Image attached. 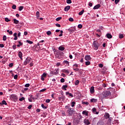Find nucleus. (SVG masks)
I'll list each match as a JSON object with an SVG mask.
<instances>
[{"instance_id": "obj_1", "label": "nucleus", "mask_w": 125, "mask_h": 125, "mask_svg": "<svg viewBox=\"0 0 125 125\" xmlns=\"http://www.w3.org/2000/svg\"><path fill=\"white\" fill-rule=\"evenodd\" d=\"M99 46H100V44H99V43L96 41H94L93 43V49L95 50H97Z\"/></svg>"}, {"instance_id": "obj_2", "label": "nucleus", "mask_w": 125, "mask_h": 125, "mask_svg": "<svg viewBox=\"0 0 125 125\" xmlns=\"http://www.w3.org/2000/svg\"><path fill=\"white\" fill-rule=\"evenodd\" d=\"M102 94L104 98H107L109 97L110 95H111V92H110L109 91H105L103 92Z\"/></svg>"}, {"instance_id": "obj_3", "label": "nucleus", "mask_w": 125, "mask_h": 125, "mask_svg": "<svg viewBox=\"0 0 125 125\" xmlns=\"http://www.w3.org/2000/svg\"><path fill=\"white\" fill-rule=\"evenodd\" d=\"M59 73V68H57L54 71H51L49 77H52L53 75H57Z\"/></svg>"}, {"instance_id": "obj_4", "label": "nucleus", "mask_w": 125, "mask_h": 125, "mask_svg": "<svg viewBox=\"0 0 125 125\" xmlns=\"http://www.w3.org/2000/svg\"><path fill=\"white\" fill-rule=\"evenodd\" d=\"M31 60H32V58H26L25 60L23 62V65L26 66V65H27V64H29V63H30V62H31Z\"/></svg>"}, {"instance_id": "obj_5", "label": "nucleus", "mask_w": 125, "mask_h": 125, "mask_svg": "<svg viewBox=\"0 0 125 125\" xmlns=\"http://www.w3.org/2000/svg\"><path fill=\"white\" fill-rule=\"evenodd\" d=\"M79 64L75 63L73 65V69L75 72H78V71H80V68H78Z\"/></svg>"}, {"instance_id": "obj_6", "label": "nucleus", "mask_w": 125, "mask_h": 125, "mask_svg": "<svg viewBox=\"0 0 125 125\" xmlns=\"http://www.w3.org/2000/svg\"><path fill=\"white\" fill-rule=\"evenodd\" d=\"M10 98H11V100L12 101H14V102H16V101H17V99H18L17 96H16V95H14V94L11 95L10 96Z\"/></svg>"}, {"instance_id": "obj_7", "label": "nucleus", "mask_w": 125, "mask_h": 125, "mask_svg": "<svg viewBox=\"0 0 125 125\" xmlns=\"http://www.w3.org/2000/svg\"><path fill=\"white\" fill-rule=\"evenodd\" d=\"M67 112L68 113L69 116H72V115H74V114L76 113V112L73 110H67Z\"/></svg>"}, {"instance_id": "obj_8", "label": "nucleus", "mask_w": 125, "mask_h": 125, "mask_svg": "<svg viewBox=\"0 0 125 125\" xmlns=\"http://www.w3.org/2000/svg\"><path fill=\"white\" fill-rule=\"evenodd\" d=\"M46 76H47V74L43 73L41 76V80L43 81H44V78H46Z\"/></svg>"}, {"instance_id": "obj_9", "label": "nucleus", "mask_w": 125, "mask_h": 125, "mask_svg": "<svg viewBox=\"0 0 125 125\" xmlns=\"http://www.w3.org/2000/svg\"><path fill=\"white\" fill-rule=\"evenodd\" d=\"M68 31L69 32L70 34H73V33L76 31V28L68 29Z\"/></svg>"}, {"instance_id": "obj_10", "label": "nucleus", "mask_w": 125, "mask_h": 125, "mask_svg": "<svg viewBox=\"0 0 125 125\" xmlns=\"http://www.w3.org/2000/svg\"><path fill=\"white\" fill-rule=\"evenodd\" d=\"M84 59L86 61H89V60H91V57H90V56L89 55H86L85 56Z\"/></svg>"}, {"instance_id": "obj_11", "label": "nucleus", "mask_w": 125, "mask_h": 125, "mask_svg": "<svg viewBox=\"0 0 125 125\" xmlns=\"http://www.w3.org/2000/svg\"><path fill=\"white\" fill-rule=\"evenodd\" d=\"M84 124H85V125H90V122H89V121H88V119H85L84 120Z\"/></svg>"}, {"instance_id": "obj_12", "label": "nucleus", "mask_w": 125, "mask_h": 125, "mask_svg": "<svg viewBox=\"0 0 125 125\" xmlns=\"http://www.w3.org/2000/svg\"><path fill=\"white\" fill-rule=\"evenodd\" d=\"M90 92L91 93V94H93V93H94L95 90H94V87L93 86L91 87L90 89Z\"/></svg>"}, {"instance_id": "obj_13", "label": "nucleus", "mask_w": 125, "mask_h": 125, "mask_svg": "<svg viewBox=\"0 0 125 125\" xmlns=\"http://www.w3.org/2000/svg\"><path fill=\"white\" fill-rule=\"evenodd\" d=\"M101 5L100 4H98L93 7V9H98L100 8Z\"/></svg>"}, {"instance_id": "obj_14", "label": "nucleus", "mask_w": 125, "mask_h": 125, "mask_svg": "<svg viewBox=\"0 0 125 125\" xmlns=\"http://www.w3.org/2000/svg\"><path fill=\"white\" fill-rule=\"evenodd\" d=\"M104 117L105 119H109V118H110V115H109V113H105L104 114Z\"/></svg>"}, {"instance_id": "obj_15", "label": "nucleus", "mask_w": 125, "mask_h": 125, "mask_svg": "<svg viewBox=\"0 0 125 125\" xmlns=\"http://www.w3.org/2000/svg\"><path fill=\"white\" fill-rule=\"evenodd\" d=\"M13 36L14 37H15V38H14V41H17V40H18V37H17V33H15Z\"/></svg>"}, {"instance_id": "obj_16", "label": "nucleus", "mask_w": 125, "mask_h": 125, "mask_svg": "<svg viewBox=\"0 0 125 125\" xmlns=\"http://www.w3.org/2000/svg\"><path fill=\"white\" fill-rule=\"evenodd\" d=\"M90 102H91L92 103H95L97 102V99L93 98L90 100Z\"/></svg>"}, {"instance_id": "obj_17", "label": "nucleus", "mask_w": 125, "mask_h": 125, "mask_svg": "<svg viewBox=\"0 0 125 125\" xmlns=\"http://www.w3.org/2000/svg\"><path fill=\"white\" fill-rule=\"evenodd\" d=\"M63 64H65L66 66H69V65H70L69 62L68 61H64L63 62Z\"/></svg>"}, {"instance_id": "obj_18", "label": "nucleus", "mask_w": 125, "mask_h": 125, "mask_svg": "<svg viewBox=\"0 0 125 125\" xmlns=\"http://www.w3.org/2000/svg\"><path fill=\"white\" fill-rule=\"evenodd\" d=\"M59 50H61V51H63V50H65V47H63V46H60L59 47Z\"/></svg>"}, {"instance_id": "obj_19", "label": "nucleus", "mask_w": 125, "mask_h": 125, "mask_svg": "<svg viewBox=\"0 0 125 125\" xmlns=\"http://www.w3.org/2000/svg\"><path fill=\"white\" fill-rule=\"evenodd\" d=\"M62 72L63 73H65L66 74H69V73H70V71H69V70L65 69H62Z\"/></svg>"}, {"instance_id": "obj_20", "label": "nucleus", "mask_w": 125, "mask_h": 125, "mask_svg": "<svg viewBox=\"0 0 125 125\" xmlns=\"http://www.w3.org/2000/svg\"><path fill=\"white\" fill-rule=\"evenodd\" d=\"M23 54H22V52L20 51L19 52V57L20 58V59H22Z\"/></svg>"}, {"instance_id": "obj_21", "label": "nucleus", "mask_w": 125, "mask_h": 125, "mask_svg": "<svg viewBox=\"0 0 125 125\" xmlns=\"http://www.w3.org/2000/svg\"><path fill=\"white\" fill-rule=\"evenodd\" d=\"M44 41L42 40L41 41H40L38 43V46H40V45H42V42H44Z\"/></svg>"}, {"instance_id": "obj_22", "label": "nucleus", "mask_w": 125, "mask_h": 125, "mask_svg": "<svg viewBox=\"0 0 125 125\" xmlns=\"http://www.w3.org/2000/svg\"><path fill=\"white\" fill-rule=\"evenodd\" d=\"M65 94H66V95H69V96H70V97H73V94H72V93H71L69 92H66L65 93Z\"/></svg>"}, {"instance_id": "obj_23", "label": "nucleus", "mask_w": 125, "mask_h": 125, "mask_svg": "<svg viewBox=\"0 0 125 125\" xmlns=\"http://www.w3.org/2000/svg\"><path fill=\"white\" fill-rule=\"evenodd\" d=\"M71 8L70 6H67L64 8V11H68Z\"/></svg>"}, {"instance_id": "obj_24", "label": "nucleus", "mask_w": 125, "mask_h": 125, "mask_svg": "<svg viewBox=\"0 0 125 125\" xmlns=\"http://www.w3.org/2000/svg\"><path fill=\"white\" fill-rule=\"evenodd\" d=\"M106 37L107 39H112V35H111V34L109 33H107L106 34Z\"/></svg>"}, {"instance_id": "obj_25", "label": "nucleus", "mask_w": 125, "mask_h": 125, "mask_svg": "<svg viewBox=\"0 0 125 125\" xmlns=\"http://www.w3.org/2000/svg\"><path fill=\"white\" fill-rule=\"evenodd\" d=\"M92 112L93 114H95V115H98V114H99V112L96 111V110H93Z\"/></svg>"}, {"instance_id": "obj_26", "label": "nucleus", "mask_w": 125, "mask_h": 125, "mask_svg": "<svg viewBox=\"0 0 125 125\" xmlns=\"http://www.w3.org/2000/svg\"><path fill=\"white\" fill-rule=\"evenodd\" d=\"M67 87H68L67 85H63L62 87V89H64V90H67Z\"/></svg>"}, {"instance_id": "obj_27", "label": "nucleus", "mask_w": 125, "mask_h": 125, "mask_svg": "<svg viewBox=\"0 0 125 125\" xmlns=\"http://www.w3.org/2000/svg\"><path fill=\"white\" fill-rule=\"evenodd\" d=\"M21 45H23V42L19 41V44L17 45L18 47H20Z\"/></svg>"}, {"instance_id": "obj_28", "label": "nucleus", "mask_w": 125, "mask_h": 125, "mask_svg": "<svg viewBox=\"0 0 125 125\" xmlns=\"http://www.w3.org/2000/svg\"><path fill=\"white\" fill-rule=\"evenodd\" d=\"M97 125H104V122L100 121L98 122Z\"/></svg>"}, {"instance_id": "obj_29", "label": "nucleus", "mask_w": 125, "mask_h": 125, "mask_svg": "<svg viewBox=\"0 0 125 125\" xmlns=\"http://www.w3.org/2000/svg\"><path fill=\"white\" fill-rule=\"evenodd\" d=\"M13 21L14 24H18V23H19V21L16 20V19H14Z\"/></svg>"}, {"instance_id": "obj_30", "label": "nucleus", "mask_w": 125, "mask_h": 125, "mask_svg": "<svg viewBox=\"0 0 125 125\" xmlns=\"http://www.w3.org/2000/svg\"><path fill=\"white\" fill-rule=\"evenodd\" d=\"M82 114L83 115H85V116H87V115L88 114V113H87V111L86 110L83 111Z\"/></svg>"}, {"instance_id": "obj_31", "label": "nucleus", "mask_w": 125, "mask_h": 125, "mask_svg": "<svg viewBox=\"0 0 125 125\" xmlns=\"http://www.w3.org/2000/svg\"><path fill=\"white\" fill-rule=\"evenodd\" d=\"M75 105H76V102H72L71 103V107H75Z\"/></svg>"}, {"instance_id": "obj_32", "label": "nucleus", "mask_w": 125, "mask_h": 125, "mask_svg": "<svg viewBox=\"0 0 125 125\" xmlns=\"http://www.w3.org/2000/svg\"><path fill=\"white\" fill-rule=\"evenodd\" d=\"M111 122H112V120L111 119V118H109L108 119V120L107 121V124L108 125H110V124H111Z\"/></svg>"}, {"instance_id": "obj_33", "label": "nucleus", "mask_w": 125, "mask_h": 125, "mask_svg": "<svg viewBox=\"0 0 125 125\" xmlns=\"http://www.w3.org/2000/svg\"><path fill=\"white\" fill-rule=\"evenodd\" d=\"M83 12H84V10H82L81 12L79 13V15H83Z\"/></svg>"}, {"instance_id": "obj_34", "label": "nucleus", "mask_w": 125, "mask_h": 125, "mask_svg": "<svg viewBox=\"0 0 125 125\" xmlns=\"http://www.w3.org/2000/svg\"><path fill=\"white\" fill-rule=\"evenodd\" d=\"M79 83H80V81L79 80H76L75 83V84L76 85H78Z\"/></svg>"}, {"instance_id": "obj_35", "label": "nucleus", "mask_w": 125, "mask_h": 125, "mask_svg": "<svg viewBox=\"0 0 125 125\" xmlns=\"http://www.w3.org/2000/svg\"><path fill=\"white\" fill-rule=\"evenodd\" d=\"M119 39H123L124 38V35L122 34H120L119 35Z\"/></svg>"}, {"instance_id": "obj_36", "label": "nucleus", "mask_w": 125, "mask_h": 125, "mask_svg": "<svg viewBox=\"0 0 125 125\" xmlns=\"http://www.w3.org/2000/svg\"><path fill=\"white\" fill-rule=\"evenodd\" d=\"M85 65H86V66H88V65H90V62L87 61V62H85Z\"/></svg>"}, {"instance_id": "obj_37", "label": "nucleus", "mask_w": 125, "mask_h": 125, "mask_svg": "<svg viewBox=\"0 0 125 125\" xmlns=\"http://www.w3.org/2000/svg\"><path fill=\"white\" fill-rule=\"evenodd\" d=\"M77 72H79V75H82L83 74V71H82V69H79V70L77 71Z\"/></svg>"}, {"instance_id": "obj_38", "label": "nucleus", "mask_w": 125, "mask_h": 125, "mask_svg": "<svg viewBox=\"0 0 125 125\" xmlns=\"http://www.w3.org/2000/svg\"><path fill=\"white\" fill-rule=\"evenodd\" d=\"M5 21L6 22H9V21H10V20H9V19H8V18H5Z\"/></svg>"}, {"instance_id": "obj_39", "label": "nucleus", "mask_w": 125, "mask_h": 125, "mask_svg": "<svg viewBox=\"0 0 125 125\" xmlns=\"http://www.w3.org/2000/svg\"><path fill=\"white\" fill-rule=\"evenodd\" d=\"M7 39V38L6 37V36L4 35L3 37V41H6V39Z\"/></svg>"}, {"instance_id": "obj_40", "label": "nucleus", "mask_w": 125, "mask_h": 125, "mask_svg": "<svg viewBox=\"0 0 125 125\" xmlns=\"http://www.w3.org/2000/svg\"><path fill=\"white\" fill-rule=\"evenodd\" d=\"M46 34L48 36H50V35H51V31H48L46 32Z\"/></svg>"}, {"instance_id": "obj_41", "label": "nucleus", "mask_w": 125, "mask_h": 125, "mask_svg": "<svg viewBox=\"0 0 125 125\" xmlns=\"http://www.w3.org/2000/svg\"><path fill=\"white\" fill-rule=\"evenodd\" d=\"M27 42H28V43H29L30 44H33V42L27 40L26 41Z\"/></svg>"}, {"instance_id": "obj_42", "label": "nucleus", "mask_w": 125, "mask_h": 125, "mask_svg": "<svg viewBox=\"0 0 125 125\" xmlns=\"http://www.w3.org/2000/svg\"><path fill=\"white\" fill-rule=\"evenodd\" d=\"M2 103L3 105H7V103H6V102L4 100L2 101Z\"/></svg>"}, {"instance_id": "obj_43", "label": "nucleus", "mask_w": 125, "mask_h": 125, "mask_svg": "<svg viewBox=\"0 0 125 125\" xmlns=\"http://www.w3.org/2000/svg\"><path fill=\"white\" fill-rule=\"evenodd\" d=\"M36 16L37 17H40V12L37 11L36 12Z\"/></svg>"}, {"instance_id": "obj_44", "label": "nucleus", "mask_w": 125, "mask_h": 125, "mask_svg": "<svg viewBox=\"0 0 125 125\" xmlns=\"http://www.w3.org/2000/svg\"><path fill=\"white\" fill-rule=\"evenodd\" d=\"M62 19V17H59L56 19V21H60Z\"/></svg>"}, {"instance_id": "obj_45", "label": "nucleus", "mask_w": 125, "mask_h": 125, "mask_svg": "<svg viewBox=\"0 0 125 125\" xmlns=\"http://www.w3.org/2000/svg\"><path fill=\"white\" fill-rule=\"evenodd\" d=\"M66 2L68 4H70V3H72V0H66Z\"/></svg>"}, {"instance_id": "obj_46", "label": "nucleus", "mask_w": 125, "mask_h": 125, "mask_svg": "<svg viewBox=\"0 0 125 125\" xmlns=\"http://www.w3.org/2000/svg\"><path fill=\"white\" fill-rule=\"evenodd\" d=\"M10 68H12L13 67V63H11L9 64Z\"/></svg>"}, {"instance_id": "obj_47", "label": "nucleus", "mask_w": 125, "mask_h": 125, "mask_svg": "<svg viewBox=\"0 0 125 125\" xmlns=\"http://www.w3.org/2000/svg\"><path fill=\"white\" fill-rule=\"evenodd\" d=\"M78 27L79 29H82V28H83V25L80 24L78 25Z\"/></svg>"}, {"instance_id": "obj_48", "label": "nucleus", "mask_w": 125, "mask_h": 125, "mask_svg": "<svg viewBox=\"0 0 125 125\" xmlns=\"http://www.w3.org/2000/svg\"><path fill=\"white\" fill-rule=\"evenodd\" d=\"M46 90V88L42 89L40 91V92H44V91H45Z\"/></svg>"}, {"instance_id": "obj_49", "label": "nucleus", "mask_w": 125, "mask_h": 125, "mask_svg": "<svg viewBox=\"0 0 125 125\" xmlns=\"http://www.w3.org/2000/svg\"><path fill=\"white\" fill-rule=\"evenodd\" d=\"M25 87H29L30 86V83H26L24 85Z\"/></svg>"}, {"instance_id": "obj_50", "label": "nucleus", "mask_w": 125, "mask_h": 125, "mask_svg": "<svg viewBox=\"0 0 125 125\" xmlns=\"http://www.w3.org/2000/svg\"><path fill=\"white\" fill-rule=\"evenodd\" d=\"M25 100V98L23 97L19 99L20 101H22L23 100Z\"/></svg>"}, {"instance_id": "obj_51", "label": "nucleus", "mask_w": 125, "mask_h": 125, "mask_svg": "<svg viewBox=\"0 0 125 125\" xmlns=\"http://www.w3.org/2000/svg\"><path fill=\"white\" fill-rule=\"evenodd\" d=\"M120 2V0H115V4H118V3Z\"/></svg>"}, {"instance_id": "obj_52", "label": "nucleus", "mask_w": 125, "mask_h": 125, "mask_svg": "<svg viewBox=\"0 0 125 125\" xmlns=\"http://www.w3.org/2000/svg\"><path fill=\"white\" fill-rule=\"evenodd\" d=\"M69 21H70V22H73V21H74V19H73L72 18H70L69 19Z\"/></svg>"}, {"instance_id": "obj_53", "label": "nucleus", "mask_w": 125, "mask_h": 125, "mask_svg": "<svg viewBox=\"0 0 125 125\" xmlns=\"http://www.w3.org/2000/svg\"><path fill=\"white\" fill-rule=\"evenodd\" d=\"M65 82V79L64 78H62L61 79V83H64Z\"/></svg>"}, {"instance_id": "obj_54", "label": "nucleus", "mask_w": 125, "mask_h": 125, "mask_svg": "<svg viewBox=\"0 0 125 125\" xmlns=\"http://www.w3.org/2000/svg\"><path fill=\"white\" fill-rule=\"evenodd\" d=\"M22 9H23V6H20V7H19V10L20 11H21Z\"/></svg>"}, {"instance_id": "obj_55", "label": "nucleus", "mask_w": 125, "mask_h": 125, "mask_svg": "<svg viewBox=\"0 0 125 125\" xmlns=\"http://www.w3.org/2000/svg\"><path fill=\"white\" fill-rule=\"evenodd\" d=\"M18 78V75H15L14 77V78L15 79V80H17Z\"/></svg>"}, {"instance_id": "obj_56", "label": "nucleus", "mask_w": 125, "mask_h": 125, "mask_svg": "<svg viewBox=\"0 0 125 125\" xmlns=\"http://www.w3.org/2000/svg\"><path fill=\"white\" fill-rule=\"evenodd\" d=\"M99 67H100V68H102L103 67V64H102V63L99 64Z\"/></svg>"}, {"instance_id": "obj_57", "label": "nucleus", "mask_w": 125, "mask_h": 125, "mask_svg": "<svg viewBox=\"0 0 125 125\" xmlns=\"http://www.w3.org/2000/svg\"><path fill=\"white\" fill-rule=\"evenodd\" d=\"M32 105H29L27 108L29 109V110H31V109H32Z\"/></svg>"}, {"instance_id": "obj_58", "label": "nucleus", "mask_w": 125, "mask_h": 125, "mask_svg": "<svg viewBox=\"0 0 125 125\" xmlns=\"http://www.w3.org/2000/svg\"><path fill=\"white\" fill-rule=\"evenodd\" d=\"M28 101L29 102H33V100H32V98H28Z\"/></svg>"}, {"instance_id": "obj_59", "label": "nucleus", "mask_w": 125, "mask_h": 125, "mask_svg": "<svg viewBox=\"0 0 125 125\" xmlns=\"http://www.w3.org/2000/svg\"><path fill=\"white\" fill-rule=\"evenodd\" d=\"M56 27H61V25H60V24H59V23H56Z\"/></svg>"}, {"instance_id": "obj_60", "label": "nucleus", "mask_w": 125, "mask_h": 125, "mask_svg": "<svg viewBox=\"0 0 125 125\" xmlns=\"http://www.w3.org/2000/svg\"><path fill=\"white\" fill-rule=\"evenodd\" d=\"M45 102H46V103H49V102H50V100L46 99Z\"/></svg>"}, {"instance_id": "obj_61", "label": "nucleus", "mask_w": 125, "mask_h": 125, "mask_svg": "<svg viewBox=\"0 0 125 125\" xmlns=\"http://www.w3.org/2000/svg\"><path fill=\"white\" fill-rule=\"evenodd\" d=\"M54 53L55 54V53H57V54H59V53H60V51H54Z\"/></svg>"}, {"instance_id": "obj_62", "label": "nucleus", "mask_w": 125, "mask_h": 125, "mask_svg": "<svg viewBox=\"0 0 125 125\" xmlns=\"http://www.w3.org/2000/svg\"><path fill=\"white\" fill-rule=\"evenodd\" d=\"M13 9H16V6L15 5H13L12 6Z\"/></svg>"}, {"instance_id": "obj_63", "label": "nucleus", "mask_w": 125, "mask_h": 125, "mask_svg": "<svg viewBox=\"0 0 125 125\" xmlns=\"http://www.w3.org/2000/svg\"><path fill=\"white\" fill-rule=\"evenodd\" d=\"M42 107L43 108V109H46V107H45V106H44L43 104H42Z\"/></svg>"}, {"instance_id": "obj_64", "label": "nucleus", "mask_w": 125, "mask_h": 125, "mask_svg": "<svg viewBox=\"0 0 125 125\" xmlns=\"http://www.w3.org/2000/svg\"><path fill=\"white\" fill-rule=\"evenodd\" d=\"M13 49H16V45L14 44L13 45Z\"/></svg>"}]
</instances>
